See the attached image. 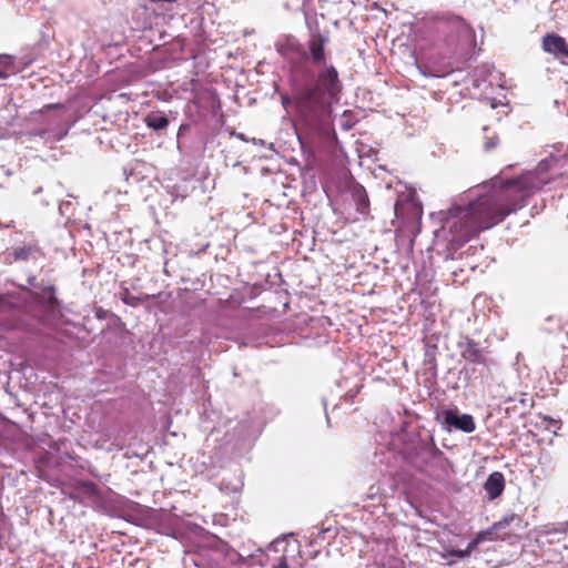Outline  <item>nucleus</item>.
Returning a JSON list of instances; mask_svg holds the SVG:
<instances>
[{"mask_svg": "<svg viewBox=\"0 0 568 568\" xmlns=\"http://www.w3.org/2000/svg\"><path fill=\"white\" fill-rule=\"evenodd\" d=\"M493 187L467 205H454L448 220L450 242L463 246L480 232L503 222L526 205L528 197L550 182L539 171H529L513 179H493Z\"/></svg>", "mask_w": 568, "mask_h": 568, "instance_id": "nucleus-1", "label": "nucleus"}, {"mask_svg": "<svg viewBox=\"0 0 568 568\" xmlns=\"http://www.w3.org/2000/svg\"><path fill=\"white\" fill-rule=\"evenodd\" d=\"M338 71L332 64L322 65L316 81L296 91L293 95L297 116L307 125H317L327 114L329 104L342 92Z\"/></svg>", "mask_w": 568, "mask_h": 568, "instance_id": "nucleus-2", "label": "nucleus"}, {"mask_svg": "<svg viewBox=\"0 0 568 568\" xmlns=\"http://www.w3.org/2000/svg\"><path fill=\"white\" fill-rule=\"evenodd\" d=\"M301 549L296 541L276 540L267 550L266 560L270 568L301 567Z\"/></svg>", "mask_w": 568, "mask_h": 568, "instance_id": "nucleus-3", "label": "nucleus"}, {"mask_svg": "<svg viewBox=\"0 0 568 568\" xmlns=\"http://www.w3.org/2000/svg\"><path fill=\"white\" fill-rule=\"evenodd\" d=\"M44 257V252L40 247L38 241L32 240L29 242H23L21 244L14 245L9 248L6 253V262L14 263V262H28V261H37L39 258Z\"/></svg>", "mask_w": 568, "mask_h": 568, "instance_id": "nucleus-4", "label": "nucleus"}, {"mask_svg": "<svg viewBox=\"0 0 568 568\" xmlns=\"http://www.w3.org/2000/svg\"><path fill=\"white\" fill-rule=\"evenodd\" d=\"M443 423L448 428H455L464 433H473L476 428L474 417L469 414H459L457 408L446 409L442 413Z\"/></svg>", "mask_w": 568, "mask_h": 568, "instance_id": "nucleus-5", "label": "nucleus"}, {"mask_svg": "<svg viewBox=\"0 0 568 568\" xmlns=\"http://www.w3.org/2000/svg\"><path fill=\"white\" fill-rule=\"evenodd\" d=\"M328 38L323 36L321 32H313L307 41V49L311 55V60L315 65L322 67L326 64V44Z\"/></svg>", "mask_w": 568, "mask_h": 568, "instance_id": "nucleus-6", "label": "nucleus"}, {"mask_svg": "<svg viewBox=\"0 0 568 568\" xmlns=\"http://www.w3.org/2000/svg\"><path fill=\"white\" fill-rule=\"evenodd\" d=\"M443 21L446 23L447 28L456 33V38L458 41H471L475 38V31L473 27L467 23L459 16H447L443 18Z\"/></svg>", "mask_w": 568, "mask_h": 568, "instance_id": "nucleus-7", "label": "nucleus"}, {"mask_svg": "<svg viewBox=\"0 0 568 568\" xmlns=\"http://www.w3.org/2000/svg\"><path fill=\"white\" fill-rule=\"evenodd\" d=\"M542 50L555 57L568 58V44L565 38L556 33H547L542 38Z\"/></svg>", "mask_w": 568, "mask_h": 568, "instance_id": "nucleus-8", "label": "nucleus"}, {"mask_svg": "<svg viewBox=\"0 0 568 568\" xmlns=\"http://www.w3.org/2000/svg\"><path fill=\"white\" fill-rule=\"evenodd\" d=\"M460 355L466 362L481 365L487 364V358L476 341L466 338V341L460 344Z\"/></svg>", "mask_w": 568, "mask_h": 568, "instance_id": "nucleus-9", "label": "nucleus"}, {"mask_svg": "<svg viewBox=\"0 0 568 568\" xmlns=\"http://www.w3.org/2000/svg\"><path fill=\"white\" fill-rule=\"evenodd\" d=\"M484 489L490 500L498 498L505 489V477L500 471L491 473L485 484Z\"/></svg>", "mask_w": 568, "mask_h": 568, "instance_id": "nucleus-10", "label": "nucleus"}, {"mask_svg": "<svg viewBox=\"0 0 568 568\" xmlns=\"http://www.w3.org/2000/svg\"><path fill=\"white\" fill-rule=\"evenodd\" d=\"M515 520H519V517L517 515H515V514L507 515L499 521L494 523L486 530H480L479 532H477L475 538L479 542H483L485 540H495L496 538L493 537V535L496 534L497 531L504 529L505 527L509 526Z\"/></svg>", "mask_w": 568, "mask_h": 568, "instance_id": "nucleus-11", "label": "nucleus"}, {"mask_svg": "<svg viewBox=\"0 0 568 568\" xmlns=\"http://www.w3.org/2000/svg\"><path fill=\"white\" fill-rule=\"evenodd\" d=\"M353 196L356 202V211L362 215H367L369 213V199L363 186L356 189L353 193Z\"/></svg>", "mask_w": 568, "mask_h": 568, "instance_id": "nucleus-12", "label": "nucleus"}, {"mask_svg": "<svg viewBox=\"0 0 568 568\" xmlns=\"http://www.w3.org/2000/svg\"><path fill=\"white\" fill-rule=\"evenodd\" d=\"M17 72L14 59L9 54H0V79H7Z\"/></svg>", "mask_w": 568, "mask_h": 568, "instance_id": "nucleus-13", "label": "nucleus"}, {"mask_svg": "<svg viewBox=\"0 0 568 568\" xmlns=\"http://www.w3.org/2000/svg\"><path fill=\"white\" fill-rule=\"evenodd\" d=\"M145 122L153 130H163L169 125V120L164 115H149Z\"/></svg>", "mask_w": 568, "mask_h": 568, "instance_id": "nucleus-14", "label": "nucleus"}, {"mask_svg": "<svg viewBox=\"0 0 568 568\" xmlns=\"http://www.w3.org/2000/svg\"><path fill=\"white\" fill-rule=\"evenodd\" d=\"M43 292H48L49 295L41 300V304L45 310H54L58 306V298L54 296V287L48 286L43 288Z\"/></svg>", "mask_w": 568, "mask_h": 568, "instance_id": "nucleus-15", "label": "nucleus"}, {"mask_svg": "<svg viewBox=\"0 0 568 568\" xmlns=\"http://www.w3.org/2000/svg\"><path fill=\"white\" fill-rule=\"evenodd\" d=\"M280 53L286 58H288L293 53L305 55V52L303 51V48L298 43L288 42L286 45H282L278 49Z\"/></svg>", "mask_w": 568, "mask_h": 568, "instance_id": "nucleus-16", "label": "nucleus"}, {"mask_svg": "<svg viewBox=\"0 0 568 568\" xmlns=\"http://www.w3.org/2000/svg\"><path fill=\"white\" fill-rule=\"evenodd\" d=\"M121 300L124 304L129 306H136L141 302L139 297L131 295L128 290L124 291L123 295L121 296Z\"/></svg>", "mask_w": 568, "mask_h": 568, "instance_id": "nucleus-17", "label": "nucleus"}, {"mask_svg": "<svg viewBox=\"0 0 568 568\" xmlns=\"http://www.w3.org/2000/svg\"><path fill=\"white\" fill-rule=\"evenodd\" d=\"M498 144V136L496 134L491 135V136H486L485 139V142H484V148L486 151H490L493 149H495Z\"/></svg>", "mask_w": 568, "mask_h": 568, "instance_id": "nucleus-18", "label": "nucleus"}, {"mask_svg": "<svg viewBox=\"0 0 568 568\" xmlns=\"http://www.w3.org/2000/svg\"><path fill=\"white\" fill-rule=\"evenodd\" d=\"M450 556L457 557V558H465L468 557V551L466 549H455L449 551Z\"/></svg>", "mask_w": 568, "mask_h": 568, "instance_id": "nucleus-19", "label": "nucleus"}, {"mask_svg": "<svg viewBox=\"0 0 568 568\" xmlns=\"http://www.w3.org/2000/svg\"><path fill=\"white\" fill-rule=\"evenodd\" d=\"M479 544L480 542L477 541L476 538L468 542L467 547L465 548L468 551V555H470L478 547Z\"/></svg>", "mask_w": 568, "mask_h": 568, "instance_id": "nucleus-20", "label": "nucleus"}, {"mask_svg": "<svg viewBox=\"0 0 568 568\" xmlns=\"http://www.w3.org/2000/svg\"><path fill=\"white\" fill-rule=\"evenodd\" d=\"M475 369L474 368H468V367H463V369L460 371L462 374H465L467 377H469L470 375V372L473 373Z\"/></svg>", "mask_w": 568, "mask_h": 568, "instance_id": "nucleus-21", "label": "nucleus"}, {"mask_svg": "<svg viewBox=\"0 0 568 568\" xmlns=\"http://www.w3.org/2000/svg\"><path fill=\"white\" fill-rule=\"evenodd\" d=\"M83 486L89 490L93 491L95 489V485L93 483H83Z\"/></svg>", "mask_w": 568, "mask_h": 568, "instance_id": "nucleus-22", "label": "nucleus"}, {"mask_svg": "<svg viewBox=\"0 0 568 568\" xmlns=\"http://www.w3.org/2000/svg\"><path fill=\"white\" fill-rule=\"evenodd\" d=\"M282 102H283V104L292 103V105L294 106L293 98L288 99L287 97H282Z\"/></svg>", "mask_w": 568, "mask_h": 568, "instance_id": "nucleus-23", "label": "nucleus"}, {"mask_svg": "<svg viewBox=\"0 0 568 568\" xmlns=\"http://www.w3.org/2000/svg\"><path fill=\"white\" fill-rule=\"evenodd\" d=\"M150 1L153 3H158V2H176L178 0H150Z\"/></svg>", "mask_w": 568, "mask_h": 568, "instance_id": "nucleus-24", "label": "nucleus"}, {"mask_svg": "<svg viewBox=\"0 0 568 568\" xmlns=\"http://www.w3.org/2000/svg\"><path fill=\"white\" fill-rule=\"evenodd\" d=\"M62 105L59 104V103H55V104H49L47 105L48 109H58V108H61Z\"/></svg>", "mask_w": 568, "mask_h": 568, "instance_id": "nucleus-25", "label": "nucleus"}]
</instances>
